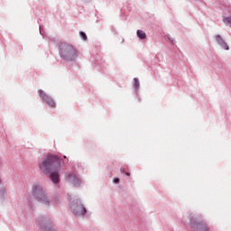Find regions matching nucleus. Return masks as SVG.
<instances>
[{"instance_id": "f257e3e1", "label": "nucleus", "mask_w": 231, "mask_h": 231, "mask_svg": "<svg viewBox=\"0 0 231 231\" xmlns=\"http://www.w3.org/2000/svg\"><path fill=\"white\" fill-rule=\"evenodd\" d=\"M40 169L43 174H50L52 183H59L60 159L57 155H47L40 163Z\"/></svg>"}, {"instance_id": "f03ea898", "label": "nucleus", "mask_w": 231, "mask_h": 231, "mask_svg": "<svg viewBox=\"0 0 231 231\" xmlns=\"http://www.w3.org/2000/svg\"><path fill=\"white\" fill-rule=\"evenodd\" d=\"M59 51L60 57L66 60H75V59L79 57L77 49H75V47L69 43L60 42L59 44Z\"/></svg>"}, {"instance_id": "7ed1b4c3", "label": "nucleus", "mask_w": 231, "mask_h": 231, "mask_svg": "<svg viewBox=\"0 0 231 231\" xmlns=\"http://www.w3.org/2000/svg\"><path fill=\"white\" fill-rule=\"evenodd\" d=\"M32 196L37 201L42 203V205L50 207V199L46 196V192L44 191V189H42V186L39 184L34 185L32 187Z\"/></svg>"}, {"instance_id": "20e7f679", "label": "nucleus", "mask_w": 231, "mask_h": 231, "mask_svg": "<svg viewBox=\"0 0 231 231\" xmlns=\"http://www.w3.org/2000/svg\"><path fill=\"white\" fill-rule=\"evenodd\" d=\"M69 207L77 217L82 216L86 212V208H84V204L79 200V199H74L70 201Z\"/></svg>"}, {"instance_id": "39448f33", "label": "nucleus", "mask_w": 231, "mask_h": 231, "mask_svg": "<svg viewBox=\"0 0 231 231\" xmlns=\"http://www.w3.org/2000/svg\"><path fill=\"white\" fill-rule=\"evenodd\" d=\"M190 226L194 231H210V226L203 220L199 222H190Z\"/></svg>"}, {"instance_id": "423d86ee", "label": "nucleus", "mask_w": 231, "mask_h": 231, "mask_svg": "<svg viewBox=\"0 0 231 231\" xmlns=\"http://www.w3.org/2000/svg\"><path fill=\"white\" fill-rule=\"evenodd\" d=\"M38 93L41 99L43 102H45V104H47L49 107H57V105H55V101L50 96H48L45 92H43L42 90H39Z\"/></svg>"}, {"instance_id": "0eeeda50", "label": "nucleus", "mask_w": 231, "mask_h": 231, "mask_svg": "<svg viewBox=\"0 0 231 231\" xmlns=\"http://www.w3.org/2000/svg\"><path fill=\"white\" fill-rule=\"evenodd\" d=\"M69 181L73 185V187H80V179L75 174H69Z\"/></svg>"}, {"instance_id": "6e6552de", "label": "nucleus", "mask_w": 231, "mask_h": 231, "mask_svg": "<svg viewBox=\"0 0 231 231\" xmlns=\"http://www.w3.org/2000/svg\"><path fill=\"white\" fill-rule=\"evenodd\" d=\"M216 41L224 50H228V45L226 44V42H225L220 35H217Z\"/></svg>"}, {"instance_id": "1a4fd4ad", "label": "nucleus", "mask_w": 231, "mask_h": 231, "mask_svg": "<svg viewBox=\"0 0 231 231\" xmlns=\"http://www.w3.org/2000/svg\"><path fill=\"white\" fill-rule=\"evenodd\" d=\"M137 37H139V39H145L147 37V34H145V32L143 31L138 30Z\"/></svg>"}, {"instance_id": "9d476101", "label": "nucleus", "mask_w": 231, "mask_h": 231, "mask_svg": "<svg viewBox=\"0 0 231 231\" xmlns=\"http://www.w3.org/2000/svg\"><path fill=\"white\" fill-rule=\"evenodd\" d=\"M223 23H225V24H226V25H229L231 28V15L228 17H224Z\"/></svg>"}, {"instance_id": "9b49d317", "label": "nucleus", "mask_w": 231, "mask_h": 231, "mask_svg": "<svg viewBox=\"0 0 231 231\" xmlns=\"http://www.w3.org/2000/svg\"><path fill=\"white\" fill-rule=\"evenodd\" d=\"M134 88L135 89H138L140 88V81H138V79H134Z\"/></svg>"}, {"instance_id": "f8f14e48", "label": "nucleus", "mask_w": 231, "mask_h": 231, "mask_svg": "<svg viewBox=\"0 0 231 231\" xmlns=\"http://www.w3.org/2000/svg\"><path fill=\"white\" fill-rule=\"evenodd\" d=\"M80 37L83 39V41H88V36L84 32H79Z\"/></svg>"}, {"instance_id": "ddd939ff", "label": "nucleus", "mask_w": 231, "mask_h": 231, "mask_svg": "<svg viewBox=\"0 0 231 231\" xmlns=\"http://www.w3.org/2000/svg\"><path fill=\"white\" fill-rule=\"evenodd\" d=\"M114 183H120V179H115Z\"/></svg>"}, {"instance_id": "4468645a", "label": "nucleus", "mask_w": 231, "mask_h": 231, "mask_svg": "<svg viewBox=\"0 0 231 231\" xmlns=\"http://www.w3.org/2000/svg\"><path fill=\"white\" fill-rule=\"evenodd\" d=\"M125 174H126V176H130V173H129V172H126Z\"/></svg>"}, {"instance_id": "2eb2a0df", "label": "nucleus", "mask_w": 231, "mask_h": 231, "mask_svg": "<svg viewBox=\"0 0 231 231\" xmlns=\"http://www.w3.org/2000/svg\"><path fill=\"white\" fill-rule=\"evenodd\" d=\"M0 183H1V179H0Z\"/></svg>"}]
</instances>
